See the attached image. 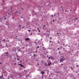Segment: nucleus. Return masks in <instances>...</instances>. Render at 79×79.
Listing matches in <instances>:
<instances>
[{
    "label": "nucleus",
    "instance_id": "f257e3e1",
    "mask_svg": "<svg viewBox=\"0 0 79 79\" xmlns=\"http://www.w3.org/2000/svg\"><path fill=\"white\" fill-rule=\"evenodd\" d=\"M61 57V58L60 59V62H63V61H65V57L64 56H62Z\"/></svg>",
    "mask_w": 79,
    "mask_h": 79
},
{
    "label": "nucleus",
    "instance_id": "f03ea898",
    "mask_svg": "<svg viewBox=\"0 0 79 79\" xmlns=\"http://www.w3.org/2000/svg\"><path fill=\"white\" fill-rule=\"evenodd\" d=\"M26 41H27V40H30V39L29 38H27L25 39Z\"/></svg>",
    "mask_w": 79,
    "mask_h": 79
},
{
    "label": "nucleus",
    "instance_id": "7ed1b4c3",
    "mask_svg": "<svg viewBox=\"0 0 79 79\" xmlns=\"http://www.w3.org/2000/svg\"><path fill=\"white\" fill-rule=\"evenodd\" d=\"M13 76H12V75H10L9 76L8 79H9L10 78H13Z\"/></svg>",
    "mask_w": 79,
    "mask_h": 79
},
{
    "label": "nucleus",
    "instance_id": "20e7f679",
    "mask_svg": "<svg viewBox=\"0 0 79 79\" xmlns=\"http://www.w3.org/2000/svg\"><path fill=\"white\" fill-rule=\"evenodd\" d=\"M52 57V56H50L49 57H48V59H49V60H50V59H51Z\"/></svg>",
    "mask_w": 79,
    "mask_h": 79
},
{
    "label": "nucleus",
    "instance_id": "39448f33",
    "mask_svg": "<svg viewBox=\"0 0 79 79\" xmlns=\"http://www.w3.org/2000/svg\"><path fill=\"white\" fill-rule=\"evenodd\" d=\"M50 34H46V37H49V36H50Z\"/></svg>",
    "mask_w": 79,
    "mask_h": 79
},
{
    "label": "nucleus",
    "instance_id": "423d86ee",
    "mask_svg": "<svg viewBox=\"0 0 79 79\" xmlns=\"http://www.w3.org/2000/svg\"><path fill=\"white\" fill-rule=\"evenodd\" d=\"M3 75H2V76H0V79H2L3 78Z\"/></svg>",
    "mask_w": 79,
    "mask_h": 79
},
{
    "label": "nucleus",
    "instance_id": "0eeeda50",
    "mask_svg": "<svg viewBox=\"0 0 79 79\" xmlns=\"http://www.w3.org/2000/svg\"><path fill=\"white\" fill-rule=\"evenodd\" d=\"M51 64H52V62H50L49 63H48V65H49V66H50Z\"/></svg>",
    "mask_w": 79,
    "mask_h": 79
},
{
    "label": "nucleus",
    "instance_id": "6e6552de",
    "mask_svg": "<svg viewBox=\"0 0 79 79\" xmlns=\"http://www.w3.org/2000/svg\"><path fill=\"white\" fill-rule=\"evenodd\" d=\"M5 53L6 54V56H7L8 55V52H5Z\"/></svg>",
    "mask_w": 79,
    "mask_h": 79
},
{
    "label": "nucleus",
    "instance_id": "1a4fd4ad",
    "mask_svg": "<svg viewBox=\"0 0 79 79\" xmlns=\"http://www.w3.org/2000/svg\"><path fill=\"white\" fill-rule=\"evenodd\" d=\"M19 65H20V66H22V67L23 68H24V66L23 65H22V64H19Z\"/></svg>",
    "mask_w": 79,
    "mask_h": 79
},
{
    "label": "nucleus",
    "instance_id": "9d476101",
    "mask_svg": "<svg viewBox=\"0 0 79 79\" xmlns=\"http://www.w3.org/2000/svg\"><path fill=\"white\" fill-rule=\"evenodd\" d=\"M38 8L39 10H41V9H40V6L38 7Z\"/></svg>",
    "mask_w": 79,
    "mask_h": 79
},
{
    "label": "nucleus",
    "instance_id": "9b49d317",
    "mask_svg": "<svg viewBox=\"0 0 79 79\" xmlns=\"http://www.w3.org/2000/svg\"><path fill=\"white\" fill-rule=\"evenodd\" d=\"M57 74H60V73H61V72H60V71H59L57 72Z\"/></svg>",
    "mask_w": 79,
    "mask_h": 79
},
{
    "label": "nucleus",
    "instance_id": "f8f14e48",
    "mask_svg": "<svg viewBox=\"0 0 79 79\" xmlns=\"http://www.w3.org/2000/svg\"><path fill=\"white\" fill-rule=\"evenodd\" d=\"M41 74H44V71H42L41 72Z\"/></svg>",
    "mask_w": 79,
    "mask_h": 79
},
{
    "label": "nucleus",
    "instance_id": "ddd939ff",
    "mask_svg": "<svg viewBox=\"0 0 79 79\" xmlns=\"http://www.w3.org/2000/svg\"><path fill=\"white\" fill-rule=\"evenodd\" d=\"M57 36H58V39H59V38H60V36H61V35H57Z\"/></svg>",
    "mask_w": 79,
    "mask_h": 79
},
{
    "label": "nucleus",
    "instance_id": "4468645a",
    "mask_svg": "<svg viewBox=\"0 0 79 79\" xmlns=\"http://www.w3.org/2000/svg\"><path fill=\"white\" fill-rule=\"evenodd\" d=\"M74 66H73V68H71V69L72 71H73V69H74Z\"/></svg>",
    "mask_w": 79,
    "mask_h": 79
},
{
    "label": "nucleus",
    "instance_id": "2eb2a0df",
    "mask_svg": "<svg viewBox=\"0 0 79 79\" xmlns=\"http://www.w3.org/2000/svg\"><path fill=\"white\" fill-rule=\"evenodd\" d=\"M47 73L48 74V73H49V71L48 70H47Z\"/></svg>",
    "mask_w": 79,
    "mask_h": 79
},
{
    "label": "nucleus",
    "instance_id": "dca6fc26",
    "mask_svg": "<svg viewBox=\"0 0 79 79\" xmlns=\"http://www.w3.org/2000/svg\"><path fill=\"white\" fill-rule=\"evenodd\" d=\"M6 25V26H7V25H10V23H8V22H7Z\"/></svg>",
    "mask_w": 79,
    "mask_h": 79
},
{
    "label": "nucleus",
    "instance_id": "f3484780",
    "mask_svg": "<svg viewBox=\"0 0 79 79\" xmlns=\"http://www.w3.org/2000/svg\"><path fill=\"white\" fill-rule=\"evenodd\" d=\"M33 56L34 57H35L36 56V55H35V54H34L33 55Z\"/></svg>",
    "mask_w": 79,
    "mask_h": 79
},
{
    "label": "nucleus",
    "instance_id": "a211bd4d",
    "mask_svg": "<svg viewBox=\"0 0 79 79\" xmlns=\"http://www.w3.org/2000/svg\"><path fill=\"white\" fill-rule=\"evenodd\" d=\"M12 19H15V18L14 17H13L12 18Z\"/></svg>",
    "mask_w": 79,
    "mask_h": 79
},
{
    "label": "nucleus",
    "instance_id": "6ab92c4d",
    "mask_svg": "<svg viewBox=\"0 0 79 79\" xmlns=\"http://www.w3.org/2000/svg\"><path fill=\"white\" fill-rule=\"evenodd\" d=\"M50 40H52V38L51 37H49Z\"/></svg>",
    "mask_w": 79,
    "mask_h": 79
},
{
    "label": "nucleus",
    "instance_id": "aec40b11",
    "mask_svg": "<svg viewBox=\"0 0 79 79\" xmlns=\"http://www.w3.org/2000/svg\"><path fill=\"white\" fill-rule=\"evenodd\" d=\"M18 52H21V50H20V49H19L18 51Z\"/></svg>",
    "mask_w": 79,
    "mask_h": 79
},
{
    "label": "nucleus",
    "instance_id": "412c9836",
    "mask_svg": "<svg viewBox=\"0 0 79 79\" xmlns=\"http://www.w3.org/2000/svg\"><path fill=\"white\" fill-rule=\"evenodd\" d=\"M15 14H16V13H18V11H16V12L15 13Z\"/></svg>",
    "mask_w": 79,
    "mask_h": 79
},
{
    "label": "nucleus",
    "instance_id": "4be33fe9",
    "mask_svg": "<svg viewBox=\"0 0 79 79\" xmlns=\"http://www.w3.org/2000/svg\"><path fill=\"white\" fill-rule=\"evenodd\" d=\"M57 42H58V44H60V42L59 41V40L57 41Z\"/></svg>",
    "mask_w": 79,
    "mask_h": 79
},
{
    "label": "nucleus",
    "instance_id": "5701e85b",
    "mask_svg": "<svg viewBox=\"0 0 79 79\" xmlns=\"http://www.w3.org/2000/svg\"><path fill=\"white\" fill-rule=\"evenodd\" d=\"M37 48H39V46H37Z\"/></svg>",
    "mask_w": 79,
    "mask_h": 79
},
{
    "label": "nucleus",
    "instance_id": "b1692460",
    "mask_svg": "<svg viewBox=\"0 0 79 79\" xmlns=\"http://www.w3.org/2000/svg\"><path fill=\"white\" fill-rule=\"evenodd\" d=\"M51 59H52V60H53V57H52Z\"/></svg>",
    "mask_w": 79,
    "mask_h": 79
},
{
    "label": "nucleus",
    "instance_id": "393cba45",
    "mask_svg": "<svg viewBox=\"0 0 79 79\" xmlns=\"http://www.w3.org/2000/svg\"><path fill=\"white\" fill-rule=\"evenodd\" d=\"M28 32H30L31 31V30H28Z\"/></svg>",
    "mask_w": 79,
    "mask_h": 79
},
{
    "label": "nucleus",
    "instance_id": "a878e982",
    "mask_svg": "<svg viewBox=\"0 0 79 79\" xmlns=\"http://www.w3.org/2000/svg\"><path fill=\"white\" fill-rule=\"evenodd\" d=\"M19 27H21V25H19Z\"/></svg>",
    "mask_w": 79,
    "mask_h": 79
},
{
    "label": "nucleus",
    "instance_id": "bb28decb",
    "mask_svg": "<svg viewBox=\"0 0 79 79\" xmlns=\"http://www.w3.org/2000/svg\"><path fill=\"white\" fill-rule=\"evenodd\" d=\"M42 76H43L42 77V79H43L44 78V77H43V76H44V75H43Z\"/></svg>",
    "mask_w": 79,
    "mask_h": 79
},
{
    "label": "nucleus",
    "instance_id": "cd10ccee",
    "mask_svg": "<svg viewBox=\"0 0 79 79\" xmlns=\"http://www.w3.org/2000/svg\"><path fill=\"white\" fill-rule=\"evenodd\" d=\"M38 35H40V33H38Z\"/></svg>",
    "mask_w": 79,
    "mask_h": 79
},
{
    "label": "nucleus",
    "instance_id": "c85d7f7f",
    "mask_svg": "<svg viewBox=\"0 0 79 79\" xmlns=\"http://www.w3.org/2000/svg\"><path fill=\"white\" fill-rule=\"evenodd\" d=\"M51 16H52V18H53V16H54L53 15H52Z\"/></svg>",
    "mask_w": 79,
    "mask_h": 79
},
{
    "label": "nucleus",
    "instance_id": "c756f323",
    "mask_svg": "<svg viewBox=\"0 0 79 79\" xmlns=\"http://www.w3.org/2000/svg\"><path fill=\"white\" fill-rule=\"evenodd\" d=\"M38 51H35V53H37V52H38Z\"/></svg>",
    "mask_w": 79,
    "mask_h": 79
},
{
    "label": "nucleus",
    "instance_id": "7c9ffc66",
    "mask_svg": "<svg viewBox=\"0 0 79 79\" xmlns=\"http://www.w3.org/2000/svg\"><path fill=\"white\" fill-rule=\"evenodd\" d=\"M77 67H79V65H76Z\"/></svg>",
    "mask_w": 79,
    "mask_h": 79
},
{
    "label": "nucleus",
    "instance_id": "2f4dec72",
    "mask_svg": "<svg viewBox=\"0 0 79 79\" xmlns=\"http://www.w3.org/2000/svg\"><path fill=\"white\" fill-rule=\"evenodd\" d=\"M14 64L16 65V63H14Z\"/></svg>",
    "mask_w": 79,
    "mask_h": 79
},
{
    "label": "nucleus",
    "instance_id": "473e14b6",
    "mask_svg": "<svg viewBox=\"0 0 79 79\" xmlns=\"http://www.w3.org/2000/svg\"><path fill=\"white\" fill-rule=\"evenodd\" d=\"M58 53L60 54V53H61V52H59Z\"/></svg>",
    "mask_w": 79,
    "mask_h": 79
},
{
    "label": "nucleus",
    "instance_id": "72a5a7b5",
    "mask_svg": "<svg viewBox=\"0 0 79 79\" xmlns=\"http://www.w3.org/2000/svg\"><path fill=\"white\" fill-rule=\"evenodd\" d=\"M77 19H78L77 18H76L75 19V20H77Z\"/></svg>",
    "mask_w": 79,
    "mask_h": 79
},
{
    "label": "nucleus",
    "instance_id": "f704fd0d",
    "mask_svg": "<svg viewBox=\"0 0 79 79\" xmlns=\"http://www.w3.org/2000/svg\"><path fill=\"white\" fill-rule=\"evenodd\" d=\"M45 65H47V63H45L44 64Z\"/></svg>",
    "mask_w": 79,
    "mask_h": 79
},
{
    "label": "nucleus",
    "instance_id": "c9c22d12",
    "mask_svg": "<svg viewBox=\"0 0 79 79\" xmlns=\"http://www.w3.org/2000/svg\"><path fill=\"white\" fill-rule=\"evenodd\" d=\"M43 34H45V35H46L47 34L46 33H44Z\"/></svg>",
    "mask_w": 79,
    "mask_h": 79
},
{
    "label": "nucleus",
    "instance_id": "e433bc0d",
    "mask_svg": "<svg viewBox=\"0 0 79 79\" xmlns=\"http://www.w3.org/2000/svg\"><path fill=\"white\" fill-rule=\"evenodd\" d=\"M48 32L49 34H50V31H49Z\"/></svg>",
    "mask_w": 79,
    "mask_h": 79
},
{
    "label": "nucleus",
    "instance_id": "4c0bfd02",
    "mask_svg": "<svg viewBox=\"0 0 79 79\" xmlns=\"http://www.w3.org/2000/svg\"><path fill=\"white\" fill-rule=\"evenodd\" d=\"M49 42H50V43H51V42H52V41H49Z\"/></svg>",
    "mask_w": 79,
    "mask_h": 79
},
{
    "label": "nucleus",
    "instance_id": "58836bf2",
    "mask_svg": "<svg viewBox=\"0 0 79 79\" xmlns=\"http://www.w3.org/2000/svg\"><path fill=\"white\" fill-rule=\"evenodd\" d=\"M40 32V30H39V32Z\"/></svg>",
    "mask_w": 79,
    "mask_h": 79
},
{
    "label": "nucleus",
    "instance_id": "ea45409f",
    "mask_svg": "<svg viewBox=\"0 0 79 79\" xmlns=\"http://www.w3.org/2000/svg\"><path fill=\"white\" fill-rule=\"evenodd\" d=\"M60 48H57V50H60Z\"/></svg>",
    "mask_w": 79,
    "mask_h": 79
},
{
    "label": "nucleus",
    "instance_id": "a19ab883",
    "mask_svg": "<svg viewBox=\"0 0 79 79\" xmlns=\"http://www.w3.org/2000/svg\"><path fill=\"white\" fill-rule=\"evenodd\" d=\"M37 30H39V28H38L37 29Z\"/></svg>",
    "mask_w": 79,
    "mask_h": 79
},
{
    "label": "nucleus",
    "instance_id": "79ce46f5",
    "mask_svg": "<svg viewBox=\"0 0 79 79\" xmlns=\"http://www.w3.org/2000/svg\"><path fill=\"white\" fill-rule=\"evenodd\" d=\"M54 64H55L54 63H52L53 65H54Z\"/></svg>",
    "mask_w": 79,
    "mask_h": 79
},
{
    "label": "nucleus",
    "instance_id": "37998d69",
    "mask_svg": "<svg viewBox=\"0 0 79 79\" xmlns=\"http://www.w3.org/2000/svg\"><path fill=\"white\" fill-rule=\"evenodd\" d=\"M53 22H55V20H53Z\"/></svg>",
    "mask_w": 79,
    "mask_h": 79
},
{
    "label": "nucleus",
    "instance_id": "c03bdc74",
    "mask_svg": "<svg viewBox=\"0 0 79 79\" xmlns=\"http://www.w3.org/2000/svg\"><path fill=\"white\" fill-rule=\"evenodd\" d=\"M47 57H48V55H47Z\"/></svg>",
    "mask_w": 79,
    "mask_h": 79
},
{
    "label": "nucleus",
    "instance_id": "a18cd8bd",
    "mask_svg": "<svg viewBox=\"0 0 79 79\" xmlns=\"http://www.w3.org/2000/svg\"><path fill=\"white\" fill-rule=\"evenodd\" d=\"M60 23H62V22L61 21L60 23L59 24H60Z\"/></svg>",
    "mask_w": 79,
    "mask_h": 79
},
{
    "label": "nucleus",
    "instance_id": "49530a36",
    "mask_svg": "<svg viewBox=\"0 0 79 79\" xmlns=\"http://www.w3.org/2000/svg\"><path fill=\"white\" fill-rule=\"evenodd\" d=\"M56 34H59V33H56Z\"/></svg>",
    "mask_w": 79,
    "mask_h": 79
},
{
    "label": "nucleus",
    "instance_id": "de8ad7c7",
    "mask_svg": "<svg viewBox=\"0 0 79 79\" xmlns=\"http://www.w3.org/2000/svg\"><path fill=\"white\" fill-rule=\"evenodd\" d=\"M43 27H45V25H44Z\"/></svg>",
    "mask_w": 79,
    "mask_h": 79
},
{
    "label": "nucleus",
    "instance_id": "09e8293b",
    "mask_svg": "<svg viewBox=\"0 0 79 79\" xmlns=\"http://www.w3.org/2000/svg\"><path fill=\"white\" fill-rule=\"evenodd\" d=\"M59 34H60V35H61V33H59Z\"/></svg>",
    "mask_w": 79,
    "mask_h": 79
},
{
    "label": "nucleus",
    "instance_id": "8fccbe9b",
    "mask_svg": "<svg viewBox=\"0 0 79 79\" xmlns=\"http://www.w3.org/2000/svg\"><path fill=\"white\" fill-rule=\"evenodd\" d=\"M17 57H18V55H17Z\"/></svg>",
    "mask_w": 79,
    "mask_h": 79
},
{
    "label": "nucleus",
    "instance_id": "3c124183",
    "mask_svg": "<svg viewBox=\"0 0 79 79\" xmlns=\"http://www.w3.org/2000/svg\"><path fill=\"white\" fill-rule=\"evenodd\" d=\"M5 40H3V41H5Z\"/></svg>",
    "mask_w": 79,
    "mask_h": 79
},
{
    "label": "nucleus",
    "instance_id": "603ef678",
    "mask_svg": "<svg viewBox=\"0 0 79 79\" xmlns=\"http://www.w3.org/2000/svg\"><path fill=\"white\" fill-rule=\"evenodd\" d=\"M59 21H59H59L57 22V23H59Z\"/></svg>",
    "mask_w": 79,
    "mask_h": 79
},
{
    "label": "nucleus",
    "instance_id": "864d4df0",
    "mask_svg": "<svg viewBox=\"0 0 79 79\" xmlns=\"http://www.w3.org/2000/svg\"><path fill=\"white\" fill-rule=\"evenodd\" d=\"M6 18H5L4 19H5V20H6Z\"/></svg>",
    "mask_w": 79,
    "mask_h": 79
},
{
    "label": "nucleus",
    "instance_id": "5fc2aeb1",
    "mask_svg": "<svg viewBox=\"0 0 79 79\" xmlns=\"http://www.w3.org/2000/svg\"><path fill=\"white\" fill-rule=\"evenodd\" d=\"M31 35H32V33H31Z\"/></svg>",
    "mask_w": 79,
    "mask_h": 79
},
{
    "label": "nucleus",
    "instance_id": "6e6d98bb",
    "mask_svg": "<svg viewBox=\"0 0 79 79\" xmlns=\"http://www.w3.org/2000/svg\"><path fill=\"white\" fill-rule=\"evenodd\" d=\"M19 59H17V60H19Z\"/></svg>",
    "mask_w": 79,
    "mask_h": 79
},
{
    "label": "nucleus",
    "instance_id": "4d7b16f0",
    "mask_svg": "<svg viewBox=\"0 0 79 79\" xmlns=\"http://www.w3.org/2000/svg\"><path fill=\"white\" fill-rule=\"evenodd\" d=\"M65 45L64 44H63V45Z\"/></svg>",
    "mask_w": 79,
    "mask_h": 79
},
{
    "label": "nucleus",
    "instance_id": "13d9d810",
    "mask_svg": "<svg viewBox=\"0 0 79 79\" xmlns=\"http://www.w3.org/2000/svg\"><path fill=\"white\" fill-rule=\"evenodd\" d=\"M75 45H77V43L75 44Z\"/></svg>",
    "mask_w": 79,
    "mask_h": 79
},
{
    "label": "nucleus",
    "instance_id": "bf43d9fd",
    "mask_svg": "<svg viewBox=\"0 0 79 79\" xmlns=\"http://www.w3.org/2000/svg\"><path fill=\"white\" fill-rule=\"evenodd\" d=\"M49 31H48V30L47 31V32H48Z\"/></svg>",
    "mask_w": 79,
    "mask_h": 79
},
{
    "label": "nucleus",
    "instance_id": "052dcab7",
    "mask_svg": "<svg viewBox=\"0 0 79 79\" xmlns=\"http://www.w3.org/2000/svg\"><path fill=\"white\" fill-rule=\"evenodd\" d=\"M60 48H63L62 47H60Z\"/></svg>",
    "mask_w": 79,
    "mask_h": 79
},
{
    "label": "nucleus",
    "instance_id": "680f3d73",
    "mask_svg": "<svg viewBox=\"0 0 79 79\" xmlns=\"http://www.w3.org/2000/svg\"><path fill=\"white\" fill-rule=\"evenodd\" d=\"M61 65H63V64H62Z\"/></svg>",
    "mask_w": 79,
    "mask_h": 79
},
{
    "label": "nucleus",
    "instance_id": "e2e57ef3",
    "mask_svg": "<svg viewBox=\"0 0 79 79\" xmlns=\"http://www.w3.org/2000/svg\"><path fill=\"white\" fill-rule=\"evenodd\" d=\"M78 76H79V74H77Z\"/></svg>",
    "mask_w": 79,
    "mask_h": 79
},
{
    "label": "nucleus",
    "instance_id": "0e129e2a",
    "mask_svg": "<svg viewBox=\"0 0 79 79\" xmlns=\"http://www.w3.org/2000/svg\"><path fill=\"white\" fill-rule=\"evenodd\" d=\"M74 21H76V19H74Z\"/></svg>",
    "mask_w": 79,
    "mask_h": 79
},
{
    "label": "nucleus",
    "instance_id": "69168bd1",
    "mask_svg": "<svg viewBox=\"0 0 79 79\" xmlns=\"http://www.w3.org/2000/svg\"><path fill=\"white\" fill-rule=\"evenodd\" d=\"M26 77H27V76H26Z\"/></svg>",
    "mask_w": 79,
    "mask_h": 79
},
{
    "label": "nucleus",
    "instance_id": "338daca9",
    "mask_svg": "<svg viewBox=\"0 0 79 79\" xmlns=\"http://www.w3.org/2000/svg\"><path fill=\"white\" fill-rule=\"evenodd\" d=\"M23 18V17H21V18Z\"/></svg>",
    "mask_w": 79,
    "mask_h": 79
},
{
    "label": "nucleus",
    "instance_id": "774afa93",
    "mask_svg": "<svg viewBox=\"0 0 79 79\" xmlns=\"http://www.w3.org/2000/svg\"><path fill=\"white\" fill-rule=\"evenodd\" d=\"M22 28H24V27H22Z\"/></svg>",
    "mask_w": 79,
    "mask_h": 79
}]
</instances>
